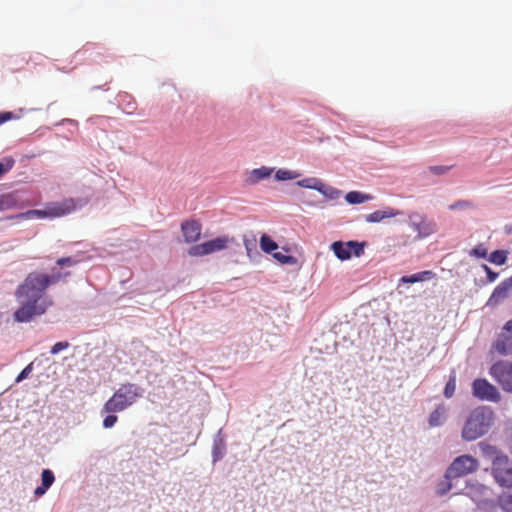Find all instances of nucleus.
Returning a JSON list of instances; mask_svg holds the SVG:
<instances>
[{"label": "nucleus", "instance_id": "nucleus-31", "mask_svg": "<svg viewBox=\"0 0 512 512\" xmlns=\"http://www.w3.org/2000/svg\"><path fill=\"white\" fill-rule=\"evenodd\" d=\"M298 176L299 175L297 173L284 169H279L275 174V178L279 181L292 180L297 178Z\"/></svg>", "mask_w": 512, "mask_h": 512}, {"label": "nucleus", "instance_id": "nucleus-7", "mask_svg": "<svg viewBox=\"0 0 512 512\" xmlns=\"http://www.w3.org/2000/svg\"><path fill=\"white\" fill-rule=\"evenodd\" d=\"M490 375L506 392L512 393V362L500 360L490 368Z\"/></svg>", "mask_w": 512, "mask_h": 512}, {"label": "nucleus", "instance_id": "nucleus-28", "mask_svg": "<svg viewBox=\"0 0 512 512\" xmlns=\"http://www.w3.org/2000/svg\"><path fill=\"white\" fill-rule=\"evenodd\" d=\"M499 505L505 512H512V493L501 495Z\"/></svg>", "mask_w": 512, "mask_h": 512}, {"label": "nucleus", "instance_id": "nucleus-1", "mask_svg": "<svg viewBox=\"0 0 512 512\" xmlns=\"http://www.w3.org/2000/svg\"><path fill=\"white\" fill-rule=\"evenodd\" d=\"M63 277L61 273L43 274L31 272L15 290L19 307L13 313V319L18 323H28L44 315L53 306V300L46 295V290Z\"/></svg>", "mask_w": 512, "mask_h": 512}, {"label": "nucleus", "instance_id": "nucleus-41", "mask_svg": "<svg viewBox=\"0 0 512 512\" xmlns=\"http://www.w3.org/2000/svg\"><path fill=\"white\" fill-rule=\"evenodd\" d=\"M13 166V162L11 161L8 164H3L0 162V178L6 174Z\"/></svg>", "mask_w": 512, "mask_h": 512}, {"label": "nucleus", "instance_id": "nucleus-16", "mask_svg": "<svg viewBox=\"0 0 512 512\" xmlns=\"http://www.w3.org/2000/svg\"><path fill=\"white\" fill-rule=\"evenodd\" d=\"M478 447L481 451L482 456L488 460H491L492 465H494V460L506 456L501 451H499L495 446L490 445L484 441L479 442Z\"/></svg>", "mask_w": 512, "mask_h": 512}, {"label": "nucleus", "instance_id": "nucleus-35", "mask_svg": "<svg viewBox=\"0 0 512 512\" xmlns=\"http://www.w3.org/2000/svg\"><path fill=\"white\" fill-rule=\"evenodd\" d=\"M33 363L28 364L17 376L16 382H21L22 380L26 379L33 369Z\"/></svg>", "mask_w": 512, "mask_h": 512}, {"label": "nucleus", "instance_id": "nucleus-24", "mask_svg": "<svg viewBox=\"0 0 512 512\" xmlns=\"http://www.w3.org/2000/svg\"><path fill=\"white\" fill-rule=\"evenodd\" d=\"M318 191L330 200H336L341 195V192L338 189L327 186L323 182L321 183V187Z\"/></svg>", "mask_w": 512, "mask_h": 512}, {"label": "nucleus", "instance_id": "nucleus-21", "mask_svg": "<svg viewBox=\"0 0 512 512\" xmlns=\"http://www.w3.org/2000/svg\"><path fill=\"white\" fill-rule=\"evenodd\" d=\"M271 173L272 169L264 166L261 168L254 169L250 172L249 181L251 183H256L262 179L269 177Z\"/></svg>", "mask_w": 512, "mask_h": 512}, {"label": "nucleus", "instance_id": "nucleus-12", "mask_svg": "<svg viewBox=\"0 0 512 512\" xmlns=\"http://www.w3.org/2000/svg\"><path fill=\"white\" fill-rule=\"evenodd\" d=\"M493 349L500 355L512 353V319L504 325L502 333L493 345Z\"/></svg>", "mask_w": 512, "mask_h": 512}, {"label": "nucleus", "instance_id": "nucleus-27", "mask_svg": "<svg viewBox=\"0 0 512 512\" xmlns=\"http://www.w3.org/2000/svg\"><path fill=\"white\" fill-rule=\"evenodd\" d=\"M507 255L503 250H496L489 256V261L496 265H503L506 262Z\"/></svg>", "mask_w": 512, "mask_h": 512}, {"label": "nucleus", "instance_id": "nucleus-15", "mask_svg": "<svg viewBox=\"0 0 512 512\" xmlns=\"http://www.w3.org/2000/svg\"><path fill=\"white\" fill-rule=\"evenodd\" d=\"M448 408L445 404H439L430 413L428 424L430 428L439 427L443 425L447 419Z\"/></svg>", "mask_w": 512, "mask_h": 512}, {"label": "nucleus", "instance_id": "nucleus-9", "mask_svg": "<svg viewBox=\"0 0 512 512\" xmlns=\"http://www.w3.org/2000/svg\"><path fill=\"white\" fill-rule=\"evenodd\" d=\"M365 243L358 241H336L331 245V249L335 256L344 261L351 258V256L360 257L364 253Z\"/></svg>", "mask_w": 512, "mask_h": 512}, {"label": "nucleus", "instance_id": "nucleus-14", "mask_svg": "<svg viewBox=\"0 0 512 512\" xmlns=\"http://www.w3.org/2000/svg\"><path fill=\"white\" fill-rule=\"evenodd\" d=\"M512 287V281L510 279L504 280L501 282L491 294L488 303L491 305H496L502 300L506 299L509 295V291Z\"/></svg>", "mask_w": 512, "mask_h": 512}, {"label": "nucleus", "instance_id": "nucleus-2", "mask_svg": "<svg viewBox=\"0 0 512 512\" xmlns=\"http://www.w3.org/2000/svg\"><path fill=\"white\" fill-rule=\"evenodd\" d=\"M141 396V389L136 384L125 383L122 384L112 395V397L106 401L103 406V412L105 413H117L121 412L132 404Z\"/></svg>", "mask_w": 512, "mask_h": 512}, {"label": "nucleus", "instance_id": "nucleus-36", "mask_svg": "<svg viewBox=\"0 0 512 512\" xmlns=\"http://www.w3.org/2000/svg\"><path fill=\"white\" fill-rule=\"evenodd\" d=\"M118 417L114 414L107 415L103 420V427L104 428H111L115 425L117 422Z\"/></svg>", "mask_w": 512, "mask_h": 512}, {"label": "nucleus", "instance_id": "nucleus-17", "mask_svg": "<svg viewBox=\"0 0 512 512\" xmlns=\"http://www.w3.org/2000/svg\"><path fill=\"white\" fill-rule=\"evenodd\" d=\"M398 214H399V211H396L392 208H389L384 211L377 210V211H374V212L366 215V221L369 223H377V222L382 221L383 219L395 217Z\"/></svg>", "mask_w": 512, "mask_h": 512}, {"label": "nucleus", "instance_id": "nucleus-26", "mask_svg": "<svg viewBox=\"0 0 512 512\" xmlns=\"http://www.w3.org/2000/svg\"><path fill=\"white\" fill-rule=\"evenodd\" d=\"M456 390V375L455 373H452L445 385L444 388V396L446 398H451Z\"/></svg>", "mask_w": 512, "mask_h": 512}, {"label": "nucleus", "instance_id": "nucleus-8", "mask_svg": "<svg viewBox=\"0 0 512 512\" xmlns=\"http://www.w3.org/2000/svg\"><path fill=\"white\" fill-rule=\"evenodd\" d=\"M409 226L417 232L418 238H426L437 232V224L434 220L427 218V216L412 212L409 214Z\"/></svg>", "mask_w": 512, "mask_h": 512}, {"label": "nucleus", "instance_id": "nucleus-20", "mask_svg": "<svg viewBox=\"0 0 512 512\" xmlns=\"http://www.w3.org/2000/svg\"><path fill=\"white\" fill-rule=\"evenodd\" d=\"M11 219L47 218L46 209H33L11 216Z\"/></svg>", "mask_w": 512, "mask_h": 512}, {"label": "nucleus", "instance_id": "nucleus-34", "mask_svg": "<svg viewBox=\"0 0 512 512\" xmlns=\"http://www.w3.org/2000/svg\"><path fill=\"white\" fill-rule=\"evenodd\" d=\"M69 342L67 341H60V342H57L55 343L52 347H51V350H50V353L52 355H55V354H58L60 351L64 350V349H67L69 347Z\"/></svg>", "mask_w": 512, "mask_h": 512}, {"label": "nucleus", "instance_id": "nucleus-4", "mask_svg": "<svg viewBox=\"0 0 512 512\" xmlns=\"http://www.w3.org/2000/svg\"><path fill=\"white\" fill-rule=\"evenodd\" d=\"M479 461L469 454L456 457L445 471V478L456 479L475 473L479 469Z\"/></svg>", "mask_w": 512, "mask_h": 512}, {"label": "nucleus", "instance_id": "nucleus-11", "mask_svg": "<svg viewBox=\"0 0 512 512\" xmlns=\"http://www.w3.org/2000/svg\"><path fill=\"white\" fill-rule=\"evenodd\" d=\"M47 218H58L66 216L76 209L75 200L72 198L64 199L60 202H51L45 206Z\"/></svg>", "mask_w": 512, "mask_h": 512}, {"label": "nucleus", "instance_id": "nucleus-25", "mask_svg": "<svg viewBox=\"0 0 512 512\" xmlns=\"http://www.w3.org/2000/svg\"><path fill=\"white\" fill-rule=\"evenodd\" d=\"M322 181L318 178L310 177L297 182V185L303 188L317 190L320 189Z\"/></svg>", "mask_w": 512, "mask_h": 512}, {"label": "nucleus", "instance_id": "nucleus-19", "mask_svg": "<svg viewBox=\"0 0 512 512\" xmlns=\"http://www.w3.org/2000/svg\"><path fill=\"white\" fill-rule=\"evenodd\" d=\"M20 207L18 200L13 193L0 195V211L14 209Z\"/></svg>", "mask_w": 512, "mask_h": 512}, {"label": "nucleus", "instance_id": "nucleus-10", "mask_svg": "<svg viewBox=\"0 0 512 512\" xmlns=\"http://www.w3.org/2000/svg\"><path fill=\"white\" fill-rule=\"evenodd\" d=\"M473 396L491 402H499L501 395L498 389L489 383L486 379H475L472 383Z\"/></svg>", "mask_w": 512, "mask_h": 512}, {"label": "nucleus", "instance_id": "nucleus-6", "mask_svg": "<svg viewBox=\"0 0 512 512\" xmlns=\"http://www.w3.org/2000/svg\"><path fill=\"white\" fill-rule=\"evenodd\" d=\"M491 474L501 487H512V462L507 455L494 460Z\"/></svg>", "mask_w": 512, "mask_h": 512}, {"label": "nucleus", "instance_id": "nucleus-22", "mask_svg": "<svg viewBox=\"0 0 512 512\" xmlns=\"http://www.w3.org/2000/svg\"><path fill=\"white\" fill-rule=\"evenodd\" d=\"M260 247L265 253H272L278 248V244L271 237L263 234L260 238Z\"/></svg>", "mask_w": 512, "mask_h": 512}, {"label": "nucleus", "instance_id": "nucleus-43", "mask_svg": "<svg viewBox=\"0 0 512 512\" xmlns=\"http://www.w3.org/2000/svg\"><path fill=\"white\" fill-rule=\"evenodd\" d=\"M244 245H245L247 251L249 252L251 250V246H253V247L255 246V239L252 241H250L248 239H244Z\"/></svg>", "mask_w": 512, "mask_h": 512}, {"label": "nucleus", "instance_id": "nucleus-3", "mask_svg": "<svg viewBox=\"0 0 512 512\" xmlns=\"http://www.w3.org/2000/svg\"><path fill=\"white\" fill-rule=\"evenodd\" d=\"M491 416L483 409L473 410L467 418L461 436L465 441H474L483 436L490 426Z\"/></svg>", "mask_w": 512, "mask_h": 512}, {"label": "nucleus", "instance_id": "nucleus-42", "mask_svg": "<svg viewBox=\"0 0 512 512\" xmlns=\"http://www.w3.org/2000/svg\"><path fill=\"white\" fill-rule=\"evenodd\" d=\"M48 490L47 487L41 485V486H38L35 491H34V494L37 496V497H41L42 495H44L46 493V491Z\"/></svg>", "mask_w": 512, "mask_h": 512}, {"label": "nucleus", "instance_id": "nucleus-23", "mask_svg": "<svg viewBox=\"0 0 512 512\" xmlns=\"http://www.w3.org/2000/svg\"><path fill=\"white\" fill-rule=\"evenodd\" d=\"M345 199L349 204H360L369 200L370 196L357 191H351L346 194Z\"/></svg>", "mask_w": 512, "mask_h": 512}, {"label": "nucleus", "instance_id": "nucleus-18", "mask_svg": "<svg viewBox=\"0 0 512 512\" xmlns=\"http://www.w3.org/2000/svg\"><path fill=\"white\" fill-rule=\"evenodd\" d=\"M434 276H435L434 272H432L430 270H426V271H421V272L415 273L413 275L403 276V277L400 278V282L401 283H410V284H412V283H416V282H422V281L430 280Z\"/></svg>", "mask_w": 512, "mask_h": 512}, {"label": "nucleus", "instance_id": "nucleus-44", "mask_svg": "<svg viewBox=\"0 0 512 512\" xmlns=\"http://www.w3.org/2000/svg\"><path fill=\"white\" fill-rule=\"evenodd\" d=\"M467 205H468V203H467V202L459 201V202H457V203H455V204L451 205V206H450V209H452V210H453V209H456V208L465 207V206H467Z\"/></svg>", "mask_w": 512, "mask_h": 512}, {"label": "nucleus", "instance_id": "nucleus-38", "mask_svg": "<svg viewBox=\"0 0 512 512\" xmlns=\"http://www.w3.org/2000/svg\"><path fill=\"white\" fill-rule=\"evenodd\" d=\"M483 268L487 273L489 282H494L496 280L498 274L493 272L487 265H483Z\"/></svg>", "mask_w": 512, "mask_h": 512}, {"label": "nucleus", "instance_id": "nucleus-39", "mask_svg": "<svg viewBox=\"0 0 512 512\" xmlns=\"http://www.w3.org/2000/svg\"><path fill=\"white\" fill-rule=\"evenodd\" d=\"M430 170L433 173L440 175V174L446 173L449 170V167L448 166H433L430 168Z\"/></svg>", "mask_w": 512, "mask_h": 512}, {"label": "nucleus", "instance_id": "nucleus-13", "mask_svg": "<svg viewBox=\"0 0 512 512\" xmlns=\"http://www.w3.org/2000/svg\"><path fill=\"white\" fill-rule=\"evenodd\" d=\"M201 224L198 221H185L181 225V230L187 243H194L199 240L201 235Z\"/></svg>", "mask_w": 512, "mask_h": 512}, {"label": "nucleus", "instance_id": "nucleus-40", "mask_svg": "<svg viewBox=\"0 0 512 512\" xmlns=\"http://www.w3.org/2000/svg\"><path fill=\"white\" fill-rule=\"evenodd\" d=\"M13 118L12 112H1L0 113V125L11 120Z\"/></svg>", "mask_w": 512, "mask_h": 512}, {"label": "nucleus", "instance_id": "nucleus-37", "mask_svg": "<svg viewBox=\"0 0 512 512\" xmlns=\"http://www.w3.org/2000/svg\"><path fill=\"white\" fill-rule=\"evenodd\" d=\"M78 262L79 261H77L71 257H63V258H59L56 263L59 266H64V265L73 266V265L77 264Z\"/></svg>", "mask_w": 512, "mask_h": 512}, {"label": "nucleus", "instance_id": "nucleus-32", "mask_svg": "<svg viewBox=\"0 0 512 512\" xmlns=\"http://www.w3.org/2000/svg\"><path fill=\"white\" fill-rule=\"evenodd\" d=\"M41 480H42L41 485H43L49 489L55 480L53 472L49 469H44L41 474Z\"/></svg>", "mask_w": 512, "mask_h": 512}, {"label": "nucleus", "instance_id": "nucleus-5", "mask_svg": "<svg viewBox=\"0 0 512 512\" xmlns=\"http://www.w3.org/2000/svg\"><path fill=\"white\" fill-rule=\"evenodd\" d=\"M234 242L233 237L219 236L189 248L188 254L193 257H202L227 249Z\"/></svg>", "mask_w": 512, "mask_h": 512}, {"label": "nucleus", "instance_id": "nucleus-30", "mask_svg": "<svg viewBox=\"0 0 512 512\" xmlns=\"http://www.w3.org/2000/svg\"><path fill=\"white\" fill-rule=\"evenodd\" d=\"M451 480L452 479H447L444 477V480H442L441 482L438 483L437 488H436L437 495L443 496V495L447 494L452 489Z\"/></svg>", "mask_w": 512, "mask_h": 512}, {"label": "nucleus", "instance_id": "nucleus-29", "mask_svg": "<svg viewBox=\"0 0 512 512\" xmlns=\"http://www.w3.org/2000/svg\"><path fill=\"white\" fill-rule=\"evenodd\" d=\"M273 257L281 264L295 265L297 263V259L294 256L285 255L281 252L273 253Z\"/></svg>", "mask_w": 512, "mask_h": 512}, {"label": "nucleus", "instance_id": "nucleus-33", "mask_svg": "<svg viewBox=\"0 0 512 512\" xmlns=\"http://www.w3.org/2000/svg\"><path fill=\"white\" fill-rule=\"evenodd\" d=\"M488 254L487 248L484 246V244H478L476 247H474L470 252V256H474L476 258H486Z\"/></svg>", "mask_w": 512, "mask_h": 512}]
</instances>
